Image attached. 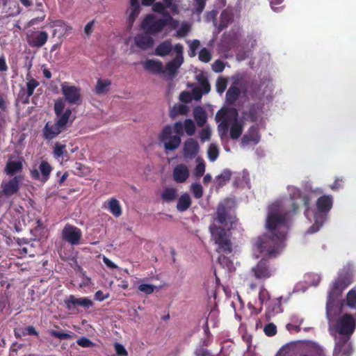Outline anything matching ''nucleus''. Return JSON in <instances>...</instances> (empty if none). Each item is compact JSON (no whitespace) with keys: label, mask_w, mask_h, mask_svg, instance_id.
Returning a JSON list of instances; mask_svg holds the SVG:
<instances>
[{"label":"nucleus","mask_w":356,"mask_h":356,"mask_svg":"<svg viewBox=\"0 0 356 356\" xmlns=\"http://www.w3.org/2000/svg\"><path fill=\"white\" fill-rule=\"evenodd\" d=\"M229 127V122L227 119H224L218 126V131L221 139L227 136Z\"/></svg>","instance_id":"43"},{"label":"nucleus","mask_w":356,"mask_h":356,"mask_svg":"<svg viewBox=\"0 0 356 356\" xmlns=\"http://www.w3.org/2000/svg\"><path fill=\"white\" fill-rule=\"evenodd\" d=\"M232 117L233 118V122L231 124L229 129V136L232 139L236 140L242 134L243 131V122L238 120V111L232 108Z\"/></svg>","instance_id":"16"},{"label":"nucleus","mask_w":356,"mask_h":356,"mask_svg":"<svg viewBox=\"0 0 356 356\" xmlns=\"http://www.w3.org/2000/svg\"><path fill=\"white\" fill-rule=\"evenodd\" d=\"M66 145H62L59 143H56L55 144L54 149V155L56 158L61 157L64 155V154H67V151L65 149Z\"/></svg>","instance_id":"48"},{"label":"nucleus","mask_w":356,"mask_h":356,"mask_svg":"<svg viewBox=\"0 0 356 356\" xmlns=\"http://www.w3.org/2000/svg\"><path fill=\"white\" fill-rule=\"evenodd\" d=\"M215 220L224 227V229L230 235L229 229L236 221V218L232 216L227 207L222 203L218 205L216 209V217ZM223 229V227H222Z\"/></svg>","instance_id":"8"},{"label":"nucleus","mask_w":356,"mask_h":356,"mask_svg":"<svg viewBox=\"0 0 356 356\" xmlns=\"http://www.w3.org/2000/svg\"><path fill=\"white\" fill-rule=\"evenodd\" d=\"M184 131L189 136L195 134L196 127L195 122L191 119H186L184 122Z\"/></svg>","instance_id":"42"},{"label":"nucleus","mask_w":356,"mask_h":356,"mask_svg":"<svg viewBox=\"0 0 356 356\" xmlns=\"http://www.w3.org/2000/svg\"><path fill=\"white\" fill-rule=\"evenodd\" d=\"M317 213L314 215V225L309 229L310 233L318 230L326 219V216L331 210L333 205V197L330 195H324L319 197L316 200Z\"/></svg>","instance_id":"5"},{"label":"nucleus","mask_w":356,"mask_h":356,"mask_svg":"<svg viewBox=\"0 0 356 356\" xmlns=\"http://www.w3.org/2000/svg\"><path fill=\"white\" fill-rule=\"evenodd\" d=\"M353 266L348 264L338 273L337 278L332 282L328 292L326 302V316L329 321L334 316L343 313L345 300L337 301L342 292L353 282Z\"/></svg>","instance_id":"2"},{"label":"nucleus","mask_w":356,"mask_h":356,"mask_svg":"<svg viewBox=\"0 0 356 356\" xmlns=\"http://www.w3.org/2000/svg\"><path fill=\"white\" fill-rule=\"evenodd\" d=\"M144 68L154 74L164 73L163 64L159 60H147L144 63Z\"/></svg>","instance_id":"30"},{"label":"nucleus","mask_w":356,"mask_h":356,"mask_svg":"<svg viewBox=\"0 0 356 356\" xmlns=\"http://www.w3.org/2000/svg\"><path fill=\"white\" fill-rule=\"evenodd\" d=\"M64 304L69 311L78 310L79 307L88 309L94 305L93 302L87 297L77 298L74 295H70L66 297L64 299Z\"/></svg>","instance_id":"11"},{"label":"nucleus","mask_w":356,"mask_h":356,"mask_svg":"<svg viewBox=\"0 0 356 356\" xmlns=\"http://www.w3.org/2000/svg\"><path fill=\"white\" fill-rule=\"evenodd\" d=\"M198 81L200 84V90L204 94L209 93L211 90V86L207 79L201 77L198 79Z\"/></svg>","instance_id":"51"},{"label":"nucleus","mask_w":356,"mask_h":356,"mask_svg":"<svg viewBox=\"0 0 356 356\" xmlns=\"http://www.w3.org/2000/svg\"><path fill=\"white\" fill-rule=\"evenodd\" d=\"M200 150V146L196 140L190 138L184 143L183 156L185 159H192L196 156Z\"/></svg>","instance_id":"17"},{"label":"nucleus","mask_w":356,"mask_h":356,"mask_svg":"<svg viewBox=\"0 0 356 356\" xmlns=\"http://www.w3.org/2000/svg\"><path fill=\"white\" fill-rule=\"evenodd\" d=\"M23 170L22 161H8L5 166L4 172L10 177L18 175Z\"/></svg>","instance_id":"24"},{"label":"nucleus","mask_w":356,"mask_h":356,"mask_svg":"<svg viewBox=\"0 0 356 356\" xmlns=\"http://www.w3.org/2000/svg\"><path fill=\"white\" fill-rule=\"evenodd\" d=\"M24 179L23 175H15L8 180H3L1 184V193L6 197L17 194Z\"/></svg>","instance_id":"9"},{"label":"nucleus","mask_w":356,"mask_h":356,"mask_svg":"<svg viewBox=\"0 0 356 356\" xmlns=\"http://www.w3.org/2000/svg\"><path fill=\"white\" fill-rule=\"evenodd\" d=\"M209 231L212 240L217 245L216 250L220 254L218 263L223 267H229L232 262L226 255L232 254L233 251L229 234L222 227L216 225H210Z\"/></svg>","instance_id":"3"},{"label":"nucleus","mask_w":356,"mask_h":356,"mask_svg":"<svg viewBox=\"0 0 356 356\" xmlns=\"http://www.w3.org/2000/svg\"><path fill=\"white\" fill-rule=\"evenodd\" d=\"M291 198L293 201L292 209L293 213H297L299 208L302 206L305 208L306 211L309 209L310 198L309 195L303 194L299 189H296Z\"/></svg>","instance_id":"15"},{"label":"nucleus","mask_w":356,"mask_h":356,"mask_svg":"<svg viewBox=\"0 0 356 356\" xmlns=\"http://www.w3.org/2000/svg\"><path fill=\"white\" fill-rule=\"evenodd\" d=\"M199 60L203 63H209L211 59V54L207 48H202L199 52Z\"/></svg>","instance_id":"47"},{"label":"nucleus","mask_w":356,"mask_h":356,"mask_svg":"<svg viewBox=\"0 0 356 356\" xmlns=\"http://www.w3.org/2000/svg\"><path fill=\"white\" fill-rule=\"evenodd\" d=\"M252 272L257 279L266 280L272 276L273 269L268 259H261L255 266L252 267Z\"/></svg>","instance_id":"13"},{"label":"nucleus","mask_w":356,"mask_h":356,"mask_svg":"<svg viewBox=\"0 0 356 356\" xmlns=\"http://www.w3.org/2000/svg\"><path fill=\"white\" fill-rule=\"evenodd\" d=\"M225 63L220 59L216 60L211 65L212 70L214 72L220 73L222 72L225 69Z\"/></svg>","instance_id":"55"},{"label":"nucleus","mask_w":356,"mask_h":356,"mask_svg":"<svg viewBox=\"0 0 356 356\" xmlns=\"http://www.w3.org/2000/svg\"><path fill=\"white\" fill-rule=\"evenodd\" d=\"M111 85V80L99 79L95 88V92L97 95L106 94L108 91Z\"/></svg>","instance_id":"35"},{"label":"nucleus","mask_w":356,"mask_h":356,"mask_svg":"<svg viewBox=\"0 0 356 356\" xmlns=\"http://www.w3.org/2000/svg\"><path fill=\"white\" fill-rule=\"evenodd\" d=\"M260 139V136L257 128L254 126L251 127L248 134H245L241 141V145L242 146H246L249 145L250 143H253L254 144H257L259 143Z\"/></svg>","instance_id":"23"},{"label":"nucleus","mask_w":356,"mask_h":356,"mask_svg":"<svg viewBox=\"0 0 356 356\" xmlns=\"http://www.w3.org/2000/svg\"><path fill=\"white\" fill-rule=\"evenodd\" d=\"M62 131L63 129L57 125L55 122L52 124L47 122L42 129V137L44 140H51L56 138Z\"/></svg>","instance_id":"19"},{"label":"nucleus","mask_w":356,"mask_h":356,"mask_svg":"<svg viewBox=\"0 0 356 356\" xmlns=\"http://www.w3.org/2000/svg\"><path fill=\"white\" fill-rule=\"evenodd\" d=\"M259 300L261 305L264 303L267 305L270 300L269 293L264 286L259 290Z\"/></svg>","instance_id":"44"},{"label":"nucleus","mask_w":356,"mask_h":356,"mask_svg":"<svg viewBox=\"0 0 356 356\" xmlns=\"http://www.w3.org/2000/svg\"><path fill=\"white\" fill-rule=\"evenodd\" d=\"M51 336L59 339H69L71 338L70 334L65 333L63 331L51 330L50 332Z\"/></svg>","instance_id":"57"},{"label":"nucleus","mask_w":356,"mask_h":356,"mask_svg":"<svg viewBox=\"0 0 356 356\" xmlns=\"http://www.w3.org/2000/svg\"><path fill=\"white\" fill-rule=\"evenodd\" d=\"M134 42L136 45L143 50L152 48L154 42V39L147 33L136 35Z\"/></svg>","instance_id":"21"},{"label":"nucleus","mask_w":356,"mask_h":356,"mask_svg":"<svg viewBox=\"0 0 356 356\" xmlns=\"http://www.w3.org/2000/svg\"><path fill=\"white\" fill-rule=\"evenodd\" d=\"M350 337L349 335H341L335 343L334 356H347L350 354V348L348 345Z\"/></svg>","instance_id":"18"},{"label":"nucleus","mask_w":356,"mask_h":356,"mask_svg":"<svg viewBox=\"0 0 356 356\" xmlns=\"http://www.w3.org/2000/svg\"><path fill=\"white\" fill-rule=\"evenodd\" d=\"M115 350L116 353L119 356H127L128 355V353H127V350L120 343H116L115 344Z\"/></svg>","instance_id":"63"},{"label":"nucleus","mask_w":356,"mask_h":356,"mask_svg":"<svg viewBox=\"0 0 356 356\" xmlns=\"http://www.w3.org/2000/svg\"><path fill=\"white\" fill-rule=\"evenodd\" d=\"M205 172V163L204 161L199 163L195 168V175L197 177H200L204 175Z\"/></svg>","instance_id":"59"},{"label":"nucleus","mask_w":356,"mask_h":356,"mask_svg":"<svg viewBox=\"0 0 356 356\" xmlns=\"http://www.w3.org/2000/svg\"><path fill=\"white\" fill-rule=\"evenodd\" d=\"M232 108H222L220 111H218L216 115V121L220 122V121L224 120V119H227V113L229 112H230L232 113V111H231Z\"/></svg>","instance_id":"54"},{"label":"nucleus","mask_w":356,"mask_h":356,"mask_svg":"<svg viewBox=\"0 0 356 356\" xmlns=\"http://www.w3.org/2000/svg\"><path fill=\"white\" fill-rule=\"evenodd\" d=\"M200 45V42L198 40H193L189 46L190 48V52L189 56L191 57H193L196 55V51L199 48Z\"/></svg>","instance_id":"58"},{"label":"nucleus","mask_w":356,"mask_h":356,"mask_svg":"<svg viewBox=\"0 0 356 356\" xmlns=\"http://www.w3.org/2000/svg\"><path fill=\"white\" fill-rule=\"evenodd\" d=\"M45 17H46V15L44 14V10H42V15L31 19L28 22V26H34L35 24H38L42 22H43L45 19Z\"/></svg>","instance_id":"61"},{"label":"nucleus","mask_w":356,"mask_h":356,"mask_svg":"<svg viewBox=\"0 0 356 356\" xmlns=\"http://www.w3.org/2000/svg\"><path fill=\"white\" fill-rule=\"evenodd\" d=\"M172 44L170 40L160 43L155 49L154 54L159 56H165L168 55L172 50Z\"/></svg>","instance_id":"32"},{"label":"nucleus","mask_w":356,"mask_h":356,"mask_svg":"<svg viewBox=\"0 0 356 356\" xmlns=\"http://www.w3.org/2000/svg\"><path fill=\"white\" fill-rule=\"evenodd\" d=\"M232 16L226 10H223L220 15V20L219 24L220 30L225 29L232 22Z\"/></svg>","instance_id":"41"},{"label":"nucleus","mask_w":356,"mask_h":356,"mask_svg":"<svg viewBox=\"0 0 356 356\" xmlns=\"http://www.w3.org/2000/svg\"><path fill=\"white\" fill-rule=\"evenodd\" d=\"M172 175L175 181L184 183L189 177V170L186 165L178 164L175 167Z\"/></svg>","instance_id":"20"},{"label":"nucleus","mask_w":356,"mask_h":356,"mask_svg":"<svg viewBox=\"0 0 356 356\" xmlns=\"http://www.w3.org/2000/svg\"><path fill=\"white\" fill-rule=\"evenodd\" d=\"M166 24L165 19H156L153 15H148L143 20L141 28L149 35H156L161 32Z\"/></svg>","instance_id":"7"},{"label":"nucleus","mask_w":356,"mask_h":356,"mask_svg":"<svg viewBox=\"0 0 356 356\" xmlns=\"http://www.w3.org/2000/svg\"><path fill=\"white\" fill-rule=\"evenodd\" d=\"M191 190L193 196L196 199H200L203 195V188L200 184L194 183L191 186Z\"/></svg>","instance_id":"46"},{"label":"nucleus","mask_w":356,"mask_h":356,"mask_svg":"<svg viewBox=\"0 0 356 356\" xmlns=\"http://www.w3.org/2000/svg\"><path fill=\"white\" fill-rule=\"evenodd\" d=\"M82 237L81 230L76 226L67 224L62 231L63 239L72 245L80 244Z\"/></svg>","instance_id":"12"},{"label":"nucleus","mask_w":356,"mask_h":356,"mask_svg":"<svg viewBox=\"0 0 356 356\" xmlns=\"http://www.w3.org/2000/svg\"><path fill=\"white\" fill-rule=\"evenodd\" d=\"M264 331L268 337H273L277 333V327L274 323H269L265 325Z\"/></svg>","instance_id":"52"},{"label":"nucleus","mask_w":356,"mask_h":356,"mask_svg":"<svg viewBox=\"0 0 356 356\" xmlns=\"http://www.w3.org/2000/svg\"><path fill=\"white\" fill-rule=\"evenodd\" d=\"M61 91L65 100L70 104H81V96L80 88L70 86L67 82H64L61 84Z\"/></svg>","instance_id":"10"},{"label":"nucleus","mask_w":356,"mask_h":356,"mask_svg":"<svg viewBox=\"0 0 356 356\" xmlns=\"http://www.w3.org/2000/svg\"><path fill=\"white\" fill-rule=\"evenodd\" d=\"M190 31V26L186 24H182L179 29L177 31V36L184 37Z\"/></svg>","instance_id":"64"},{"label":"nucleus","mask_w":356,"mask_h":356,"mask_svg":"<svg viewBox=\"0 0 356 356\" xmlns=\"http://www.w3.org/2000/svg\"><path fill=\"white\" fill-rule=\"evenodd\" d=\"M27 82H26V95H22V103L24 104H28L30 102V97L33 95L35 89L40 85L39 81H38L36 79H33V77H27Z\"/></svg>","instance_id":"22"},{"label":"nucleus","mask_w":356,"mask_h":356,"mask_svg":"<svg viewBox=\"0 0 356 356\" xmlns=\"http://www.w3.org/2000/svg\"><path fill=\"white\" fill-rule=\"evenodd\" d=\"M193 116L198 127H202L205 124L207 117L205 111L202 107L195 108Z\"/></svg>","instance_id":"34"},{"label":"nucleus","mask_w":356,"mask_h":356,"mask_svg":"<svg viewBox=\"0 0 356 356\" xmlns=\"http://www.w3.org/2000/svg\"><path fill=\"white\" fill-rule=\"evenodd\" d=\"M206 0H195V10L197 14H200L204 9Z\"/></svg>","instance_id":"60"},{"label":"nucleus","mask_w":356,"mask_h":356,"mask_svg":"<svg viewBox=\"0 0 356 356\" xmlns=\"http://www.w3.org/2000/svg\"><path fill=\"white\" fill-rule=\"evenodd\" d=\"M188 112V108L185 104H176L170 110V116L171 118L174 119L179 115H186Z\"/></svg>","instance_id":"37"},{"label":"nucleus","mask_w":356,"mask_h":356,"mask_svg":"<svg viewBox=\"0 0 356 356\" xmlns=\"http://www.w3.org/2000/svg\"><path fill=\"white\" fill-rule=\"evenodd\" d=\"M138 290L147 295H149L154 292V286L149 284H142L138 286Z\"/></svg>","instance_id":"56"},{"label":"nucleus","mask_w":356,"mask_h":356,"mask_svg":"<svg viewBox=\"0 0 356 356\" xmlns=\"http://www.w3.org/2000/svg\"><path fill=\"white\" fill-rule=\"evenodd\" d=\"M48 34L46 31H40L37 35L31 36L29 39V44L31 47H41L47 41Z\"/></svg>","instance_id":"27"},{"label":"nucleus","mask_w":356,"mask_h":356,"mask_svg":"<svg viewBox=\"0 0 356 356\" xmlns=\"http://www.w3.org/2000/svg\"><path fill=\"white\" fill-rule=\"evenodd\" d=\"M193 356H215L211 350L203 346H197L193 352Z\"/></svg>","instance_id":"49"},{"label":"nucleus","mask_w":356,"mask_h":356,"mask_svg":"<svg viewBox=\"0 0 356 356\" xmlns=\"http://www.w3.org/2000/svg\"><path fill=\"white\" fill-rule=\"evenodd\" d=\"M182 63L183 56H176L165 65V69H163L164 73L165 72L170 75H174Z\"/></svg>","instance_id":"28"},{"label":"nucleus","mask_w":356,"mask_h":356,"mask_svg":"<svg viewBox=\"0 0 356 356\" xmlns=\"http://www.w3.org/2000/svg\"><path fill=\"white\" fill-rule=\"evenodd\" d=\"M178 191L175 188L167 187L161 194V198L164 202H172L177 199Z\"/></svg>","instance_id":"31"},{"label":"nucleus","mask_w":356,"mask_h":356,"mask_svg":"<svg viewBox=\"0 0 356 356\" xmlns=\"http://www.w3.org/2000/svg\"><path fill=\"white\" fill-rule=\"evenodd\" d=\"M65 108V103L62 99H57L54 103V113L56 115H59L61 113H63V110Z\"/></svg>","instance_id":"53"},{"label":"nucleus","mask_w":356,"mask_h":356,"mask_svg":"<svg viewBox=\"0 0 356 356\" xmlns=\"http://www.w3.org/2000/svg\"><path fill=\"white\" fill-rule=\"evenodd\" d=\"M184 125L181 121L176 122L173 127L164 126L159 134V140L163 144L166 151H174L181 145V136L184 135Z\"/></svg>","instance_id":"4"},{"label":"nucleus","mask_w":356,"mask_h":356,"mask_svg":"<svg viewBox=\"0 0 356 356\" xmlns=\"http://www.w3.org/2000/svg\"><path fill=\"white\" fill-rule=\"evenodd\" d=\"M345 300V305L351 309H356V290L352 289L350 290L347 295Z\"/></svg>","instance_id":"39"},{"label":"nucleus","mask_w":356,"mask_h":356,"mask_svg":"<svg viewBox=\"0 0 356 356\" xmlns=\"http://www.w3.org/2000/svg\"><path fill=\"white\" fill-rule=\"evenodd\" d=\"M102 208L108 209L116 218L120 216L122 213L120 202L114 197L106 201Z\"/></svg>","instance_id":"25"},{"label":"nucleus","mask_w":356,"mask_h":356,"mask_svg":"<svg viewBox=\"0 0 356 356\" xmlns=\"http://www.w3.org/2000/svg\"><path fill=\"white\" fill-rule=\"evenodd\" d=\"M232 172L229 169H225L220 175L216 177L215 181L218 188L225 185L231 179Z\"/></svg>","instance_id":"36"},{"label":"nucleus","mask_w":356,"mask_h":356,"mask_svg":"<svg viewBox=\"0 0 356 356\" xmlns=\"http://www.w3.org/2000/svg\"><path fill=\"white\" fill-rule=\"evenodd\" d=\"M227 86V80L224 77H218L216 83L217 92L222 94Z\"/></svg>","instance_id":"45"},{"label":"nucleus","mask_w":356,"mask_h":356,"mask_svg":"<svg viewBox=\"0 0 356 356\" xmlns=\"http://www.w3.org/2000/svg\"><path fill=\"white\" fill-rule=\"evenodd\" d=\"M191 205V199L188 193L181 195L178 199L177 209L179 211L184 212L186 211Z\"/></svg>","instance_id":"33"},{"label":"nucleus","mask_w":356,"mask_h":356,"mask_svg":"<svg viewBox=\"0 0 356 356\" xmlns=\"http://www.w3.org/2000/svg\"><path fill=\"white\" fill-rule=\"evenodd\" d=\"M334 328L340 335L351 336L356 328V315H341L337 319Z\"/></svg>","instance_id":"6"},{"label":"nucleus","mask_w":356,"mask_h":356,"mask_svg":"<svg viewBox=\"0 0 356 356\" xmlns=\"http://www.w3.org/2000/svg\"><path fill=\"white\" fill-rule=\"evenodd\" d=\"M288 214L281 211L280 204L275 202L269 206L266 227L270 231L258 238L257 246L270 257H275L284 248L289 229Z\"/></svg>","instance_id":"1"},{"label":"nucleus","mask_w":356,"mask_h":356,"mask_svg":"<svg viewBox=\"0 0 356 356\" xmlns=\"http://www.w3.org/2000/svg\"><path fill=\"white\" fill-rule=\"evenodd\" d=\"M259 106L258 104H252L245 113L246 116L251 122H256L259 117Z\"/></svg>","instance_id":"40"},{"label":"nucleus","mask_w":356,"mask_h":356,"mask_svg":"<svg viewBox=\"0 0 356 356\" xmlns=\"http://www.w3.org/2000/svg\"><path fill=\"white\" fill-rule=\"evenodd\" d=\"M268 313L279 314L282 312V304L279 299L270 300L267 304Z\"/></svg>","instance_id":"38"},{"label":"nucleus","mask_w":356,"mask_h":356,"mask_svg":"<svg viewBox=\"0 0 356 356\" xmlns=\"http://www.w3.org/2000/svg\"><path fill=\"white\" fill-rule=\"evenodd\" d=\"M168 8L164 3L156 2L153 3V10L159 13H163L165 10Z\"/></svg>","instance_id":"62"},{"label":"nucleus","mask_w":356,"mask_h":356,"mask_svg":"<svg viewBox=\"0 0 356 356\" xmlns=\"http://www.w3.org/2000/svg\"><path fill=\"white\" fill-rule=\"evenodd\" d=\"M56 116V119L55 122L58 127L63 129V131L67 128L69 123L72 124L74 121V118L70 119L72 116V111L70 108H67L63 113Z\"/></svg>","instance_id":"26"},{"label":"nucleus","mask_w":356,"mask_h":356,"mask_svg":"<svg viewBox=\"0 0 356 356\" xmlns=\"http://www.w3.org/2000/svg\"><path fill=\"white\" fill-rule=\"evenodd\" d=\"M51 171V165L47 161H42L39 165V170H31L30 175L33 179L45 183L49 179Z\"/></svg>","instance_id":"14"},{"label":"nucleus","mask_w":356,"mask_h":356,"mask_svg":"<svg viewBox=\"0 0 356 356\" xmlns=\"http://www.w3.org/2000/svg\"><path fill=\"white\" fill-rule=\"evenodd\" d=\"M218 147L213 145L211 144L208 149V157L211 161H214L217 159L218 156Z\"/></svg>","instance_id":"50"},{"label":"nucleus","mask_w":356,"mask_h":356,"mask_svg":"<svg viewBox=\"0 0 356 356\" xmlns=\"http://www.w3.org/2000/svg\"><path fill=\"white\" fill-rule=\"evenodd\" d=\"M241 95L240 89L232 85L226 92V102L228 105H234Z\"/></svg>","instance_id":"29"}]
</instances>
